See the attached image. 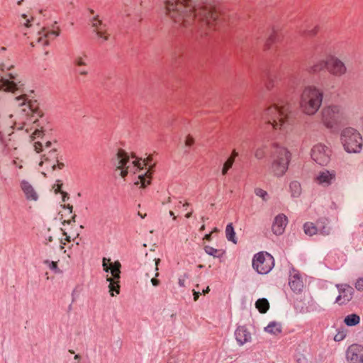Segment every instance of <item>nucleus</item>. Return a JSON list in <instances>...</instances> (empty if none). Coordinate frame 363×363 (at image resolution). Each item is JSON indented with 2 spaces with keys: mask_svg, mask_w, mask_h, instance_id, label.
Listing matches in <instances>:
<instances>
[{
  "mask_svg": "<svg viewBox=\"0 0 363 363\" xmlns=\"http://www.w3.org/2000/svg\"><path fill=\"white\" fill-rule=\"evenodd\" d=\"M13 66L0 65V90L20 94L14 99V102L20 108L19 118L13 122V128L27 133L32 132L30 138L33 140L41 138L44 134L45 120L38 109L35 101H28L23 93L24 82L22 77L12 70Z\"/></svg>",
  "mask_w": 363,
  "mask_h": 363,
  "instance_id": "1",
  "label": "nucleus"
},
{
  "mask_svg": "<svg viewBox=\"0 0 363 363\" xmlns=\"http://www.w3.org/2000/svg\"><path fill=\"white\" fill-rule=\"evenodd\" d=\"M168 16L178 26L207 35L222 24L223 16L211 5L194 0H167Z\"/></svg>",
  "mask_w": 363,
  "mask_h": 363,
  "instance_id": "2",
  "label": "nucleus"
},
{
  "mask_svg": "<svg viewBox=\"0 0 363 363\" xmlns=\"http://www.w3.org/2000/svg\"><path fill=\"white\" fill-rule=\"evenodd\" d=\"M116 169L120 170V175L124 178L129 174H138L135 185L140 184L145 187L150 184L153 172L152 157L149 156L146 160L138 159L134 155H129L123 150H119L114 159Z\"/></svg>",
  "mask_w": 363,
  "mask_h": 363,
  "instance_id": "3",
  "label": "nucleus"
},
{
  "mask_svg": "<svg viewBox=\"0 0 363 363\" xmlns=\"http://www.w3.org/2000/svg\"><path fill=\"white\" fill-rule=\"evenodd\" d=\"M35 19L30 14H22L19 17V23L26 29L30 28L29 32L24 31L25 35H28L32 46H44L55 40L59 35V28L56 26L50 28H40L39 24H35Z\"/></svg>",
  "mask_w": 363,
  "mask_h": 363,
  "instance_id": "4",
  "label": "nucleus"
},
{
  "mask_svg": "<svg viewBox=\"0 0 363 363\" xmlns=\"http://www.w3.org/2000/svg\"><path fill=\"white\" fill-rule=\"evenodd\" d=\"M34 150L38 153H43L39 162V171L45 177L46 172H52L55 169H62L65 164L59 160V154L57 148L50 141L45 144L41 142H35Z\"/></svg>",
  "mask_w": 363,
  "mask_h": 363,
  "instance_id": "5",
  "label": "nucleus"
},
{
  "mask_svg": "<svg viewBox=\"0 0 363 363\" xmlns=\"http://www.w3.org/2000/svg\"><path fill=\"white\" fill-rule=\"evenodd\" d=\"M289 114L287 104H280L274 99L273 104L264 110L262 118L273 130H282L288 122Z\"/></svg>",
  "mask_w": 363,
  "mask_h": 363,
  "instance_id": "6",
  "label": "nucleus"
},
{
  "mask_svg": "<svg viewBox=\"0 0 363 363\" xmlns=\"http://www.w3.org/2000/svg\"><path fill=\"white\" fill-rule=\"evenodd\" d=\"M323 98L321 89L313 85L303 87L300 96V108L306 115H314L320 108Z\"/></svg>",
  "mask_w": 363,
  "mask_h": 363,
  "instance_id": "7",
  "label": "nucleus"
},
{
  "mask_svg": "<svg viewBox=\"0 0 363 363\" xmlns=\"http://www.w3.org/2000/svg\"><path fill=\"white\" fill-rule=\"evenodd\" d=\"M321 122L323 125L331 130H335L347 119L344 106L339 104H330L323 108L320 112Z\"/></svg>",
  "mask_w": 363,
  "mask_h": 363,
  "instance_id": "8",
  "label": "nucleus"
},
{
  "mask_svg": "<svg viewBox=\"0 0 363 363\" xmlns=\"http://www.w3.org/2000/svg\"><path fill=\"white\" fill-rule=\"evenodd\" d=\"M272 162L269 167L271 173L277 177H282L286 172L291 161V154L283 146L275 145L271 155Z\"/></svg>",
  "mask_w": 363,
  "mask_h": 363,
  "instance_id": "9",
  "label": "nucleus"
},
{
  "mask_svg": "<svg viewBox=\"0 0 363 363\" xmlns=\"http://www.w3.org/2000/svg\"><path fill=\"white\" fill-rule=\"evenodd\" d=\"M340 140L343 149L348 153H359L362 149V136L353 127L344 128L340 132Z\"/></svg>",
  "mask_w": 363,
  "mask_h": 363,
  "instance_id": "10",
  "label": "nucleus"
},
{
  "mask_svg": "<svg viewBox=\"0 0 363 363\" xmlns=\"http://www.w3.org/2000/svg\"><path fill=\"white\" fill-rule=\"evenodd\" d=\"M325 68L333 76L342 77L347 72L345 64L337 57L330 55L325 60H320L311 67V72L315 73Z\"/></svg>",
  "mask_w": 363,
  "mask_h": 363,
  "instance_id": "11",
  "label": "nucleus"
},
{
  "mask_svg": "<svg viewBox=\"0 0 363 363\" xmlns=\"http://www.w3.org/2000/svg\"><path fill=\"white\" fill-rule=\"evenodd\" d=\"M103 269L106 272H110L111 276H106V281L109 282L108 288L111 295L114 296L120 293V279L121 264L119 261L111 262L110 258L104 257L102 259Z\"/></svg>",
  "mask_w": 363,
  "mask_h": 363,
  "instance_id": "12",
  "label": "nucleus"
},
{
  "mask_svg": "<svg viewBox=\"0 0 363 363\" xmlns=\"http://www.w3.org/2000/svg\"><path fill=\"white\" fill-rule=\"evenodd\" d=\"M252 267L259 274L269 273L274 266V257L267 252H259L252 258Z\"/></svg>",
  "mask_w": 363,
  "mask_h": 363,
  "instance_id": "13",
  "label": "nucleus"
},
{
  "mask_svg": "<svg viewBox=\"0 0 363 363\" xmlns=\"http://www.w3.org/2000/svg\"><path fill=\"white\" fill-rule=\"evenodd\" d=\"M331 155V149L323 143L315 144L311 150L313 160L322 166H325L330 162Z\"/></svg>",
  "mask_w": 363,
  "mask_h": 363,
  "instance_id": "14",
  "label": "nucleus"
},
{
  "mask_svg": "<svg viewBox=\"0 0 363 363\" xmlns=\"http://www.w3.org/2000/svg\"><path fill=\"white\" fill-rule=\"evenodd\" d=\"M346 359L349 363H363V346L350 345L346 351Z\"/></svg>",
  "mask_w": 363,
  "mask_h": 363,
  "instance_id": "15",
  "label": "nucleus"
},
{
  "mask_svg": "<svg viewBox=\"0 0 363 363\" xmlns=\"http://www.w3.org/2000/svg\"><path fill=\"white\" fill-rule=\"evenodd\" d=\"M336 286L338 289L339 295L336 298L335 302L340 305L348 303L352 298L353 288L347 284H337Z\"/></svg>",
  "mask_w": 363,
  "mask_h": 363,
  "instance_id": "16",
  "label": "nucleus"
},
{
  "mask_svg": "<svg viewBox=\"0 0 363 363\" xmlns=\"http://www.w3.org/2000/svg\"><path fill=\"white\" fill-rule=\"evenodd\" d=\"M335 179V172L334 170L323 169L316 174L314 182L323 186H328L330 185Z\"/></svg>",
  "mask_w": 363,
  "mask_h": 363,
  "instance_id": "17",
  "label": "nucleus"
},
{
  "mask_svg": "<svg viewBox=\"0 0 363 363\" xmlns=\"http://www.w3.org/2000/svg\"><path fill=\"white\" fill-rule=\"evenodd\" d=\"M288 224V218L284 213L276 216L272 224V230L276 235H282Z\"/></svg>",
  "mask_w": 363,
  "mask_h": 363,
  "instance_id": "18",
  "label": "nucleus"
},
{
  "mask_svg": "<svg viewBox=\"0 0 363 363\" xmlns=\"http://www.w3.org/2000/svg\"><path fill=\"white\" fill-rule=\"evenodd\" d=\"M289 284L291 289L296 293L302 291L303 283L298 272L293 270L289 276Z\"/></svg>",
  "mask_w": 363,
  "mask_h": 363,
  "instance_id": "19",
  "label": "nucleus"
},
{
  "mask_svg": "<svg viewBox=\"0 0 363 363\" xmlns=\"http://www.w3.org/2000/svg\"><path fill=\"white\" fill-rule=\"evenodd\" d=\"M235 337L240 346L251 341V333L245 326H239L235 331Z\"/></svg>",
  "mask_w": 363,
  "mask_h": 363,
  "instance_id": "20",
  "label": "nucleus"
},
{
  "mask_svg": "<svg viewBox=\"0 0 363 363\" xmlns=\"http://www.w3.org/2000/svg\"><path fill=\"white\" fill-rule=\"evenodd\" d=\"M92 26L95 28L97 36L104 42L108 40L109 34L107 33L106 26L98 18H95L92 22Z\"/></svg>",
  "mask_w": 363,
  "mask_h": 363,
  "instance_id": "21",
  "label": "nucleus"
},
{
  "mask_svg": "<svg viewBox=\"0 0 363 363\" xmlns=\"http://www.w3.org/2000/svg\"><path fill=\"white\" fill-rule=\"evenodd\" d=\"M20 186L28 200L34 201L38 200V194L29 182L23 180L21 182Z\"/></svg>",
  "mask_w": 363,
  "mask_h": 363,
  "instance_id": "22",
  "label": "nucleus"
},
{
  "mask_svg": "<svg viewBox=\"0 0 363 363\" xmlns=\"http://www.w3.org/2000/svg\"><path fill=\"white\" fill-rule=\"evenodd\" d=\"M318 233L323 235H328L330 233L329 222L327 219L323 218L317 221Z\"/></svg>",
  "mask_w": 363,
  "mask_h": 363,
  "instance_id": "23",
  "label": "nucleus"
},
{
  "mask_svg": "<svg viewBox=\"0 0 363 363\" xmlns=\"http://www.w3.org/2000/svg\"><path fill=\"white\" fill-rule=\"evenodd\" d=\"M264 331L273 335H278L281 333L282 327L279 323L271 322L264 328Z\"/></svg>",
  "mask_w": 363,
  "mask_h": 363,
  "instance_id": "24",
  "label": "nucleus"
},
{
  "mask_svg": "<svg viewBox=\"0 0 363 363\" xmlns=\"http://www.w3.org/2000/svg\"><path fill=\"white\" fill-rule=\"evenodd\" d=\"M238 153L236 152L235 150H233L230 156L228 158V160L225 161V162L223 164V167L222 168V174L225 175L228 170L232 167L235 158L238 157Z\"/></svg>",
  "mask_w": 363,
  "mask_h": 363,
  "instance_id": "25",
  "label": "nucleus"
},
{
  "mask_svg": "<svg viewBox=\"0 0 363 363\" xmlns=\"http://www.w3.org/2000/svg\"><path fill=\"white\" fill-rule=\"evenodd\" d=\"M289 191L292 197H298L301 194V184L297 181L291 182L289 184Z\"/></svg>",
  "mask_w": 363,
  "mask_h": 363,
  "instance_id": "26",
  "label": "nucleus"
},
{
  "mask_svg": "<svg viewBox=\"0 0 363 363\" xmlns=\"http://www.w3.org/2000/svg\"><path fill=\"white\" fill-rule=\"evenodd\" d=\"M344 323L346 325L350 327L355 326L360 323V317L355 313L347 315L344 318Z\"/></svg>",
  "mask_w": 363,
  "mask_h": 363,
  "instance_id": "27",
  "label": "nucleus"
},
{
  "mask_svg": "<svg viewBox=\"0 0 363 363\" xmlns=\"http://www.w3.org/2000/svg\"><path fill=\"white\" fill-rule=\"evenodd\" d=\"M255 307L261 313H265L269 308V303L266 298H259L255 302Z\"/></svg>",
  "mask_w": 363,
  "mask_h": 363,
  "instance_id": "28",
  "label": "nucleus"
},
{
  "mask_svg": "<svg viewBox=\"0 0 363 363\" xmlns=\"http://www.w3.org/2000/svg\"><path fill=\"white\" fill-rule=\"evenodd\" d=\"M225 236L228 240L233 242L234 244L237 243L235 232L232 223L227 225L225 228Z\"/></svg>",
  "mask_w": 363,
  "mask_h": 363,
  "instance_id": "29",
  "label": "nucleus"
},
{
  "mask_svg": "<svg viewBox=\"0 0 363 363\" xmlns=\"http://www.w3.org/2000/svg\"><path fill=\"white\" fill-rule=\"evenodd\" d=\"M303 230L306 235L312 236L318 233L317 223H306L303 225Z\"/></svg>",
  "mask_w": 363,
  "mask_h": 363,
  "instance_id": "30",
  "label": "nucleus"
},
{
  "mask_svg": "<svg viewBox=\"0 0 363 363\" xmlns=\"http://www.w3.org/2000/svg\"><path fill=\"white\" fill-rule=\"evenodd\" d=\"M204 251L206 254L213 256V257H220L223 254L222 250L216 249L209 245L204 247Z\"/></svg>",
  "mask_w": 363,
  "mask_h": 363,
  "instance_id": "31",
  "label": "nucleus"
},
{
  "mask_svg": "<svg viewBox=\"0 0 363 363\" xmlns=\"http://www.w3.org/2000/svg\"><path fill=\"white\" fill-rule=\"evenodd\" d=\"M255 157L258 159L261 160L264 157L266 152H265V147L264 146H260L257 147L255 150Z\"/></svg>",
  "mask_w": 363,
  "mask_h": 363,
  "instance_id": "32",
  "label": "nucleus"
},
{
  "mask_svg": "<svg viewBox=\"0 0 363 363\" xmlns=\"http://www.w3.org/2000/svg\"><path fill=\"white\" fill-rule=\"evenodd\" d=\"M44 263L45 264L48 265V267L51 269L55 273H60V270L59 269L58 267H57V262H54V261H50V260H45L44 262Z\"/></svg>",
  "mask_w": 363,
  "mask_h": 363,
  "instance_id": "33",
  "label": "nucleus"
},
{
  "mask_svg": "<svg viewBox=\"0 0 363 363\" xmlns=\"http://www.w3.org/2000/svg\"><path fill=\"white\" fill-rule=\"evenodd\" d=\"M255 194L256 196L262 198L264 201H267L268 199V194L267 192L260 188H257L255 189Z\"/></svg>",
  "mask_w": 363,
  "mask_h": 363,
  "instance_id": "34",
  "label": "nucleus"
},
{
  "mask_svg": "<svg viewBox=\"0 0 363 363\" xmlns=\"http://www.w3.org/2000/svg\"><path fill=\"white\" fill-rule=\"evenodd\" d=\"M86 57L85 55L78 56L74 59V64L79 67L85 66L86 65Z\"/></svg>",
  "mask_w": 363,
  "mask_h": 363,
  "instance_id": "35",
  "label": "nucleus"
},
{
  "mask_svg": "<svg viewBox=\"0 0 363 363\" xmlns=\"http://www.w3.org/2000/svg\"><path fill=\"white\" fill-rule=\"evenodd\" d=\"M275 87V81L272 77H269L265 82V88L268 91H272Z\"/></svg>",
  "mask_w": 363,
  "mask_h": 363,
  "instance_id": "36",
  "label": "nucleus"
},
{
  "mask_svg": "<svg viewBox=\"0 0 363 363\" xmlns=\"http://www.w3.org/2000/svg\"><path fill=\"white\" fill-rule=\"evenodd\" d=\"M346 337V333L344 331H338L334 337V340L336 342L342 341Z\"/></svg>",
  "mask_w": 363,
  "mask_h": 363,
  "instance_id": "37",
  "label": "nucleus"
},
{
  "mask_svg": "<svg viewBox=\"0 0 363 363\" xmlns=\"http://www.w3.org/2000/svg\"><path fill=\"white\" fill-rule=\"evenodd\" d=\"M355 288L359 291L363 290V278H360L357 281Z\"/></svg>",
  "mask_w": 363,
  "mask_h": 363,
  "instance_id": "38",
  "label": "nucleus"
},
{
  "mask_svg": "<svg viewBox=\"0 0 363 363\" xmlns=\"http://www.w3.org/2000/svg\"><path fill=\"white\" fill-rule=\"evenodd\" d=\"M318 28L317 26H315L313 29L308 30L306 32V35H309V36H313L318 33Z\"/></svg>",
  "mask_w": 363,
  "mask_h": 363,
  "instance_id": "39",
  "label": "nucleus"
},
{
  "mask_svg": "<svg viewBox=\"0 0 363 363\" xmlns=\"http://www.w3.org/2000/svg\"><path fill=\"white\" fill-rule=\"evenodd\" d=\"M194 143V138L190 136V135H188L186 138V140H185V144L186 146H191Z\"/></svg>",
  "mask_w": 363,
  "mask_h": 363,
  "instance_id": "40",
  "label": "nucleus"
},
{
  "mask_svg": "<svg viewBox=\"0 0 363 363\" xmlns=\"http://www.w3.org/2000/svg\"><path fill=\"white\" fill-rule=\"evenodd\" d=\"M151 283L152 284L153 286H157L160 284V281L157 279H156V277H155L151 279Z\"/></svg>",
  "mask_w": 363,
  "mask_h": 363,
  "instance_id": "41",
  "label": "nucleus"
},
{
  "mask_svg": "<svg viewBox=\"0 0 363 363\" xmlns=\"http://www.w3.org/2000/svg\"><path fill=\"white\" fill-rule=\"evenodd\" d=\"M77 72L80 75H86L87 74V71L85 70L84 69H79L77 70Z\"/></svg>",
  "mask_w": 363,
  "mask_h": 363,
  "instance_id": "42",
  "label": "nucleus"
},
{
  "mask_svg": "<svg viewBox=\"0 0 363 363\" xmlns=\"http://www.w3.org/2000/svg\"><path fill=\"white\" fill-rule=\"evenodd\" d=\"M178 284L179 286L184 287L185 286V280L184 279H179Z\"/></svg>",
  "mask_w": 363,
  "mask_h": 363,
  "instance_id": "43",
  "label": "nucleus"
},
{
  "mask_svg": "<svg viewBox=\"0 0 363 363\" xmlns=\"http://www.w3.org/2000/svg\"><path fill=\"white\" fill-rule=\"evenodd\" d=\"M200 295V292L194 291V299L197 301Z\"/></svg>",
  "mask_w": 363,
  "mask_h": 363,
  "instance_id": "44",
  "label": "nucleus"
},
{
  "mask_svg": "<svg viewBox=\"0 0 363 363\" xmlns=\"http://www.w3.org/2000/svg\"><path fill=\"white\" fill-rule=\"evenodd\" d=\"M62 184H57V187L55 189V191L56 194L60 192Z\"/></svg>",
  "mask_w": 363,
  "mask_h": 363,
  "instance_id": "45",
  "label": "nucleus"
},
{
  "mask_svg": "<svg viewBox=\"0 0 363 363\" xmlns=\"http://www.w3.org/2000/svg\"><path fill=\"white\" fill-rule=\"evenodd\" d=\"M61 194H62V200H63V201H65V199H66L67 198V199L69 198V197H68L67 194V193H65V192H63V191H62V192H61Z\"/></svg>",
  "mask_w": 363,
  "mask_h": 363,
  "instance_id": "46",
  "label": "nucleus"
},
{
  "mask_svg": "<svg viewBox=\"0 0 363 363\" xmlns=\"http://www.w3.org/2000/svg\"><path fill=\"white\" fill-rule=\"evenodd\" d=\"M169 214L170 216L172 217L173 220H176L177 219V216L174 215V213L173 212V211H169Z\"/></svg>",
  "mask_w": 363,
  "mask_h": 363,
  "instance_id": "47",
  "label": "nucleus"
},
{
  "mask_svg": "<svg viewBox=\"0 0 363 363\" xmlns=\"http://www.w3.org/2000/svg\"><path fill=\"white\" fill-rule=\"evenodd\" d=\"M359 124H360V128H361L362 131L363 132V116H362L360 118Z\"/></svg>",
  "mask_w": 363,
  "mask_h": 363,
  "instance_id": "48",
  "label": "nucleus"
},
{
  "mask_svg": "<svg viewBox=\"0 0 363 363\" xmlns=\"http://www.w3.org/2000/svg\"><path fill=\"white\" fill-rule=\"evenodd\" d=\"M204 239L206 240H210L211 239V233L206 234L204 236Z\"/></svg>",
  "mask_w": 363,
  "mask_h": 363,
  "instance_id": "49",
  "label": "nucleus"
},
{
  "mask_svg": "<svg viewBox=\"0 0 363 363\" xmlns=\"http://www.w3.org/2000/svg\"><path fill=\"white\" fill-rule=\"evenodd\" d=\"M274 35H272L269 40H268V42H267V44L269 43H272L274 41Z\"/></svg>",
  "mask_w": 363,
  "mask_h": 363,
  "instance_id": "50",
  "label": "nucleus"
},
{
  "mask_svg": "<svg viewBox=\"0 0 363 363\" xmlns=\"http://www.w3.org/2000/svg\"><path fill=\"white\" fill-rule=\"evenodd\" d=\"M64 235L66 236V238H65V240H66L67 242H70V237H69V236H68V235H67V233H64Z\"/></svg>",
  "mask_w": 363,
  "mask_h": 363,
  "instance_id": "51",
  "label": "nucleus"
},
{
  "mask_svg": "<svg viewBox=\"0 0 363 363\" xmlns=\"http://www.w3.org/2000/svg\"><path fill=\"white\" fill-rule=\"evenodd\" d=\"M191 215H192V211H190V212L187 213L185 215V217H186V218H189L191 216Z\"/></svg>",
  "mask_w": 363,
  "mask_h": 363,
  "instance_id": "52",
  "label": "nucleus"
},
{
  "mask_svg": "<svg viewBox=\"0 0 363 363\" xmlns=\"http://www.w3.org/2000/svg\"><path fill=\"white\" fill-rule=\"evenodd\" d=\"M160 259H155V264H156V271L158 270V264L160 262Z\"/></svg>",
  "mask_w": 363,
  "mask_h": 363,
  "instance_id": "53",
  "label": "nucleus"
},
{
  "mask_svg": "<svg viewBox=\"0 0 363 363\" xmlns=\"http://www.w3.org/2000/svg\"><path fill=\"white\" fill-rule=\"evenodd\" d=\"M210 289H209V287L208 286L205 290L203 291V293L204 294H208L209 292Z\"/></svg>",
  "mask_w": 363,
  "mask_h": 363,
  "instance_id": "54",
  "label": "nucleus"
},
{
  "mask_svg": "<svg viewBox=\"0 0 363 363\" xmlns=\"http://www.w3.org/2000/svg\"><path fill=\"white\" fill-rule=\"evenodd\" d=\"M67 208H68L69 213L72 212V206L68 205Z\"/></svg>",
  "mask_w": 363,
  "mask_h": 363,
  "instance_id": "55",
  "label": "nucleus"
},
{
  "mask_svg": "<svg viewBox=\"0 0 363 363\" xmlns=\"http://www.w3.org/2000/svg\"><path fill=\"white\" fill-rule=\"evenodd\" d=\"M61 244H62V245H61V246H60V249H61V250H63V249L65 248V247H64V246L65 245V244H66V243H65V242H62V241H61Z\"/></svg>",
  "mask_w": 363,
  "mask_h": 363,
  "instance_id": "56",
  "label": "nucleus"
},
{
  "mask_svg": "<svg viewBox=\"0 0 363 363\" xmlns=\"http://www.w3.org/2000/svg\"><path fill=\"white\" fill-rule=\"evenodd\" d=\"M4 105V101H1V100L0 99V109H1V108H3Z\"/></svg>",
  "mask_w": 363,
  "mask_h": 363,
  "instance_id": "57",
  "label": "nucleus"
},
{
  "mask_svg": "<svg viewBox=\"0 0 363 363\" xmlns=\"http://www.w3.org/2000/svg\"><path fill=\"white\" fill-rule=\"evenodd\" d=\"M189 205V203L188 202H185L184 204H183V207L184 208H186V206H188Z\"/></svg>",
  "mask_w": 363,
  "mask_h": 363,
  "instance_id": "58",
  "label": "nucleus"
},
{
  "mask_svg": "<svg viewBox=\"0 0 363 363\" xmlns=\"http://www.w3.org/2000/svg\"><path fill=\"white\" fill-rule=\"evenodd\" d=\"M204 229H205V225H203L200 228L199 230H200V231H203V230H204Z\"/></svg>",
  "mask_w": 363,
  "mask_h": 363,
  "instance_id": "59",
  "label": "nucleus"
},
{
  "mask_svg": "<svg viewBox=\"0 0 363 363\" xmlns=\"http://www.w3.org/2000/svg\"><path fill=\"white\" fill-rule=\"evenodd\" d=\"M181 203H182V202H181V201H179V202L178 203L177 206H176V208H180Z\"/></svg>",
  "mask_w": 363,
  "mask_h": 363,
  "instance_id": "60",
  "label": "nucleus"
},
{
  "mask_svg": "<svg viewBox=\"0 0 363 363\" xmlns=\"http://www.w3.org/2000/svg\"><path fill=\"white\" fill-rule=\"evenodd\" d=\"M74 359H79V356L78 354H76V355L74 356Z\"/></svg>",
  "mask_w": 363,
  "mask_h": 363,
  "instance_id": "61",
  "label": "nucleus"
},
{
  "mask_svg": "<svg viewBox=\"0 0 363 363\" xmlns=\"http://www.w3.org/2000/svg\"><path fill=\"white\" fill-rule=\"evenodd\" d=\"M159 276V273L157 272L155 274V277H157Z\"/></svg>",
  "mask_w": 363,
  "mask_h": 363,
  "instance_id": "62",
  "label": "nucleus"
},
{
  "mask_svg": "<svg viewBox=\"0 0 363 363\" xmlns=\"http://www.w3.org/2000/svg\"><path fill=\"white\" fill-rule=\"evenodd\" d=\"M13 164H16V160H13Z\"/></svg>",
  "mask_w": 363,
  "mask_h": 363,
  "instance_id": "63",
  "label": "nucleus"
}]
</instances>
